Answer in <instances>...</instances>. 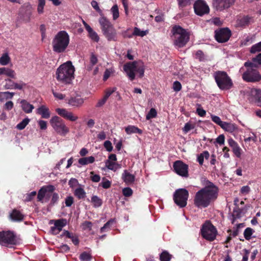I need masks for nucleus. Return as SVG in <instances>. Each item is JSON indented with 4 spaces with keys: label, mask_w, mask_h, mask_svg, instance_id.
Returning a JSON list of instances; mask_svg holds the SVG:
<instances>
[{
    "label": "nucleus",
    "mask_w": 261,
    "mask_h": 261,
    "mask_svg": "<svg viewBox=\"0 0 261 261\" xmlns=\"http://www.w3.org/2000/svg\"><path fill=\"white\" fill-rule=\"evenodd\" d=\"M219 192V188L216 185L208 180H205L204 187L195 193L194 205L199 208L207 207L217 199Z\"/></svg>",
    "instance_id": "nucleus-1"
},
{
    "label": "nucleus",
    "mask_w": 261,
    "mask_h": 261,
    "mask_svg": "<svg viewBox=\"0 0 261 261\" xmlns=\"http://www.w3.org/2000/svg\"><path fill=\"white\" fill-rule=\"evenodd\" d=\"M74 67L71 62L67 61L57 68L56 73V79L59 82L63 84H70L74 78Z\"/></svg>",
    "instance_id": "nucleus-2"
},
{
    "label": "nucleus",
    "mask_w": 261,
    "mask_h": 261,
    "mask_svg": "<svg viewBox=\"0 0 261 261\" xmlns=\"http://www.w3.org/2000/svg\"><path fill=\"white\" fill-rule=\"evenodd\" d=\"M69 36L66 31H59L52 41L53 51L57 53L65 52L69 44Z\"/></svg>",
    "instance_id": "nucleus-3"
},
{
    "label": "nucleus",
    "mask_w": 261,
    "mask_h": 261,
    "mask_svg": "<svg viewBox=\"0 0 261 261\" xmlns=\"http://www.w3.org/2000/svg\"><path fill=\"white\" fill-rule=\"evenodd\" d=\"M171 32L173 43L176 47H184L189 41L190 33L179 25L174 26Z\"/></svg>",
    "instance_id": "nucleus-4"
},
{
    "label": "nucleus",
    "mask_w": 261,
    "mask_h": 261,
    "mask_svg": "<svg viewBox=\"0 0 261 261\" xmlns=\"http://www.w3.org/2000/svg\"><path fill=\"white\" fill-rule=\"evenodd\" d=\"M98 21L101 31L108 41H116L117 38V32L110 20L104 16H102Z\"/></svg>",
    "instance_id": "nucleus-5"
},
{
    "label": "nucleus",
    "mask_w": 261,
    "mask_h": 261,
    "mask_svg": "<svg viewBox=\"0 0 261 261\" xmlns=\"http://www.w3.org/2000/svg\"><path fill=\"white\" fill-rule=\"evenodd\" d=\"M214 77L218 87L222 90H227L231 89L233 83L230 77L226 72L218 71L214 73Z\"/></svg>",
    "instance_id": "nucleus-6"
},
{
    "label": "nucleus",
    "mask_w": 261,
    "mask_h": 261,
    "mask_svg": "<svg viewBox=\"0 0 261 261\" xmlns=\"http://www.w3.org/2000/svg\"><path fill=\"white\" fill-rule=\"evenodd\" d=\"M200 233L203 238L207 241L212 242L216 238L217 230L210 221H207L202 224Z\"/></svg>",
    "instance_id": "nucleus-7"
},
{
    "label": "nucleus",
    "mask_w": 261,
    "mask_h": 261,
    "mask_svg": "<svg viewBox=\"0 0 261 261\" xmlns=\"http://www.w3.org/2000/svg\"><path fill=\"white\" fill-rule=\"evenodd\" d=\"M16 235L12 231L3 230L0 231V245L7 247L17 244Z\"/></svg>",
    "instance_id": "nucleus-8"
},
{
    "label": "nucleus",
    "mask_w": 261,
    "mask_h": 261,
    "mask_svg": "<svg viewBox=\"0 0 261 261\" xmlns=\"http://www.w3.org/2000/svg\"><path fill=\"white\" fill-rule=\"evenodd\" d=\"M189 192L185 189L176 190L173 194V200L175 203L180 208L185 207L187 204Z\"/></svg>",
    "instance_id": "nucleus-9"
},
{
    "label": "nucleus",
    "mask_w": 261,
    "mask_h": 261,
    "mask_svg": "<svg viewBox=\"0 0 261 261\" xmlns=\"http://www.w3.org/2000/svg\"><path fill=\"white\" fill-rule=\"evenodd\" d=\"M50 123L57 133L61 136H65L69 132V129L63 120L57 115H55L50 119Z\"/></svg>",
    "instance_id": "nucleus-10"
},
{
    "label": "nucleus",
    "mask_w": 261,
    "mask_h": 261,
    "mask_svg": "<svg viewBox=\"0 0 261 261\" xmlns=\"http://www.w3.org/2000/svg\"><path fill=\"white\" fill-rule=\"evenodd\" d=\"M242 79L247 82L256 83L261 80V74L256 69L247 68L242 74Z\"/></svg>",
    "instance_id": "nucleus-11"
},
{
    "label": "nucleus",
    "mask_w": 261,
    "mask_h": 261,
    "mask_svg": "<svg viewBox=\"0 0 261 261\" xmlns=\"http://www.w3.org/2000/svg\"><path fill=\"white\" fill-rule=\"evenodd\" d=\"M194 10L195 14L202 16L210 12V8L204 0H197L194 4Z\"/></svg>",
    "instance_id": "nucleus-12"
},
{
    "label": "nucleus",
    "mask_w": 261,
    "mask_h": 261,
    "mask_svg": "<svg viewBox=\"0 0 261 261\" xmlns=\"http://www.w3.org/2000/svg\"><path fill=\"white\" fill-rule=\"evenodd\" d=\"M236 0H213V7L217 11L226 10L232 6Z\"/></svg>",
    "instance_id": "nucleus-13"
},
{
    "label": "nucleus",
    "mask_w": 261,
    "mask_h": 261,
    "mask_svg": "<svg viewBox=\"0 0 261 261\" xmlns=\"http://www.w3.org/2000/svg\"><path fill=\"white\" fill-rule=\"evenodd\" d=\"M231 31L227 28H222L215 31L216 40L220 43L227 42L231 36Z\"/></svg>",
    "instance_id": "nucleus-14"
},
{
    "label": "nucleus",
    "mask_w": 261,
    "mask_h": 261,
    "mask_svg": "<svg viewBox=\"0 0 261 261\" xmlns=\"http://www.w3.org/2000/svg\"><path fill=\"white\" fill-rule=\"evenodd\" d=\"M174 171L178 175L182 177H188V165L184 163L182 161L178 160L176 161L173 165Z\"/></svg>",
    "instance_id": "nucleus-15"
},
{
    "label": "nucleus",
    "mask_w": 261,
    "mask_h": 261,
    "mask_svg": "<svg viewBox=\"0 0 261 261\" xmlns=\"http://www.w3.org/2000/svg\"><path fill=\"white\" fill-rule=\"evenodd\" d=\"M138 62L134 61L125 64L123 66V69L127 74L129 80L133 81L135 78V72L137 68Z\"/></svg>",
    "instance_id": "nucleus-16"
},
{
    "label": "nucleus",
    "mask_w": 261,
    "mask_h": 261,
    "mask_svg": "<svg viewBox=\"0 0 261 261\" xmlns=\"http://www.w3.org/2000/svg\"><path fill=\"white\" fill-rule=\"evenodd\" d=\"M67 223V221L65 219H61L55 220L54 226L51 227L50 232L53 234H58L62 230Z\"/></svg>",
    "instance_id": "nucleus-17"
},
{
    "label": "nucleus",
    "mask_w": 261,
    "mask_h": 261,
    "mask_svg": "<svg viewBox=\"0 0 261 261\" xmlns=\"http://www.w3.org/2000/svg\"><path fill=\"white\" fill-rule=\"evenodd\" d=\"M229 145L231 147L232 151L235 155L240 158L241 156L242 149L240 148L237 142L232 138L228 140Z\"/></svg>",
    "instance_id": "nucleus-18"
},
{
    "label": "nucleus",
    "mask_w": 261,
    "mask_h": 261,
    "mask_svg": "<svg viewBox=\"0 0 261 261\" xmlns=\"http://www.w3.org/2000/svg\"><path fill=\"white\" fill-rule=\"evenodd\" d=\"M122 178L126 185H130L134 182L135 176L125 170L122 174Z\"/></svg>",
    "instance_id": "nucleus-19"
},
{
    "label": "nucleus",
    "mask_w": 261,
    "mask_h": 261,
    "mask_svg": "<svg viewBox=\"0 0 261 261\" xmlns=\"http://www.w3.org/2000/svg\"><path fill=\"white\" fill-rule=\"evenodd\" d=\"M10 217L13 221L20 222L24 219V215L19 211L14 209L10 214Z\"/></svg>",
    "instance_id": "nucleus-20"
},
{
    "label": "nucleus",
    "mask_w": 261,
    "mask_h": 261,
    "mask_svg": "<svg viewBox=\"0 0 261 261\" xmlns=\"http://www.w3.org/2000/svg\"><path fill=\"white\" fill-rule=\"evenodd\" d=\"M61 236H65L66 238L70 239L75 246H77L79 244L80 241L78 237L68 230H64Z\"/></svg>",
    "instance_id": "nucleus-21"
},
{
    "label": "nucleus",
    "mask_w": 261,
    "mask_h": 261,
    "mask_svg": "<svg viewBox=\"0 0 261 261\" xmlns=\"http://www.w3.org/2000/svg\"><path fill=\"white\" fill-rule=\"evenodd\" d=\"M252 95L254 102L259 107H261V90L255 89L252 91Z\"/></svg>",
    "instance_id": "nucleus-22"
},
{
    "label": "nucleus",
    "mask_w": 261,
    "mask_h": 261,
    "mask_svg": "<svg viewBox=\"0 0 261 261\" xmlns=\"http://www.w3.org/2000/svg\"><path fill=\"white\" fill-rule=\"evenodd\" d=\"M221 128L229 133H233L238 129V126L236 124L226 122H224Z\"/></svg>",
    "instance_id": "nucleus-23"
},
{
    "label": "nucleus",
    "mask_w": 261,
    "mask_h": 261,
    "mask_svg": "<svg viewBox=\"0 0 261 261\" xmlns=\"http://www.w3.org/2000/svg\"><path fill=\"white\" fill-rule=\"evenodd\" d=\"M21 107L24 112L26 113H30L32 112L34 107L25 100H22L20 102Z\"/></svg>",
    "instance_id": "nucleus-24"
},
{
    "label": "nucleus",
    "mask_w": 261,
    "mask_h": 261,
    "mask_svg": "<svg viewBox=\"0 0 261 261\" xmlns=\"http://www.w3.org/2000/svg\"><path fill=\"white\" fill-rule=\"evenodd\" d=\"M125 130L127 134L133 133H137L139 134H142V130L141 129L134 125H128L125 127Z\"/></svg>",
    "instance_id": "nucleus-25"
},
{
    "label": "nucleus",
    "mask_w": 261,
    "mask_h": 261,
    "mask_svg": "<svg viewBox=\"0 0 261 261\" xmlns=\"http://www.w3.org/2000/svg\"><path fill=\"white\" fill-rule=\"evenodd\" d=\"M74 195L79 199H83L86 196L84 189L81 187L77 188L74 190Z\"/></svg>",
    "instance_id": "nucleus-26"
},
{
    "label": "nucleus",
    "mask_w": 261,
    "mask_h": 261,
    "mask_svg": "<svg viewBox=\"0 0 261 261\" xmlns=\"http://www.w3.org/2000/svg\"><path fill=\"white\" fill-rule=\"evenodd\" d=\"M259 64L258 60H256V57L252 58L251 61H248L244 63V66L247 68H252L256 69L258 67Z\"/></svg>",
    "instance_id": "nucleus-27"
},
{
    "label": "nucleus",
    "mask_w": 261,
    "mask_h": 261,
    "mask_svg": "<svg viewBox=\"0 0 261 261\" xmlns=\"http://www.w3.org/2000/svg\"><path fill=\"white\" fill-rule=\"evenodd\" d=\"M95 161L94 157L90 156L89 157H84L79 160V163L81 165H86L88 164L93 163Z\"/></svg>",
    "instance_id": "nucleus-28"
},
{
    "label": "nucleus",
    "mask_w": 261,
    "mask_h": 261,
    "mask_svg": "<svg viewBox=\"0 0 261 261\" xmlns=\"http://www.w3.org/2000/svg\"><path fill=\"white\" fill-rule=\"evenodd\" d=\"M14 93L10 92H0V101H4L7 99H11L13 97Z\"/></svg>",
    "instance_id": "nucleus-29"
},
{
    "label": "nucleus",
    "mask_w": 261,
    "mask_h": 261,
    "mask_svg": "<svg viewBox=\"0 0 261 261\" xmlns=\"http://www.w3.org/2000/svg\"><path fill=\"white\" fill-rule=\"evenodd\" d=\"M84 102L83 99L80 97H73L69 99V103L73 106H79Z\"/></svg>",
    "instance_id": "nucleus-30"
},
{
    "label": "nucleus",
    "mask_w": 261,
    "mask_h": 261,
    "mask_svg": "<svg viewBox=\"0 0 261 261\" xmlns=\"http://www.w3.org/2000/svg\"><path fill=\"white\" fill-rule=\"evenodd\" d=\"M91 202L94 207H98L102 205V200L97 196L94 195L91 197Z\"/></svg>",
    "instance_id": "nucleus-31"
},
{
    "label": "nucleus",
    "mask_w": 261,
    "mask_h": 261,
    "mask_svg": "<svg viewBox=\"0 0 261 261\" xmlns=\"http://www.w3.org/2000/svg\"><path fill=\"white\" fill-rule=\"evenodd\" d=\"M88 32V36L91 40L95 42H98L99 40L98 34L91 28L87 30Z\"/></svg>",
    "instance_id": "nucleus-32"
},
{
    "label": "nucleus",
    "mask_w": 261,
    "mask_h": 261,
    "mask_svg": "<svg viewBox=\"0 0 261 261\" xmlns=\"http://www.w3.org/2000/svg\"><path fill=\"white\" fill-rule=\"evenodd\" d=\"M210 153L207 151H204L200 153L197 157V161L200 165H203L204 158L207 160L209 158Z\"/></svg>",
    "instance_id": "nucleus-33"
},
{
    "label": "nucleus",
    "mask_w": 261,
    "mask_h": 261,
    "mask_svg": "<svg viewBox=\"0 0 261 261\" xmlns=\"http://www.w3.org/2000/svg\"><path fill=\"white\" fill-rule=\"evenodd\" d=\"M10 58L8 53H5L0 57V64L3 66L8 65L10 62Z\"/></svg>",
    "instance_id": "nucleus-34"
},
{
    "label": "nucleus",
    "mask_w": 261,
    "mask_h": 261,
    "mask_svg": "<svg viewBox=\"0 0 261 261\" xmlns=\"http://www.w3.org/2000/svg\"><path fill=\"white\" fill-rule=\"evenodd\" d=\"M171 257L172 255L167 251H164L160 255V259L161 261H170Z\"/></svg>",
    "instance_id": "nucleus-35"
},
{
    "label": "nucleus",
    "mask_w": 261,
    "mask_h": 261,
    "mask_svg": "<svg viewBox=\"0 0 261 261\" xmlns=\"http://www.w3.org/2000/svg\"><path fill=\"white\" fill-rule=\"evenodd\" d=\"M250 19L247 16H244L238 20V24L240 27H244L249 23Z\"/></svg>",
    "instance_id": "nucleus-36"
},
{
    "label": "nucleus",
    "mask_w": 261,
    "mask_h": 261,
    "mask_svg": "<svg viewBox=\"0 0 261 261\" xmlns=\"http://www.w3.org/2000/svg\"><path fill=\"white\" fill-rule=\"evenodd\" d=\"M106 165L109 169L113 171H116L118 167V164L109 160L106 161Z\"/></svg>",
    "instance_id": "nucleus-37"
},
{
    "label": "nucleus",
    "mask_w": 261,
    "mask_h": 261,
    "mask_svg": "<svg viewBox=\"0 0 261 261\" xmlns=\"http://www.w3.org/2000/svg\"><path fill=\"white\" fill-rule=\"evenodd\" d=\"M195 127V124L194 123H191V122H188L186 123L182 128V132L185 134L188 133L190 130L194 129Z\"/></svg>",
    "instance_id": "nucleus-38"
},
{
    "label": "nucleus",
    "mask_w": 261,
    "mask_h": 261,
    "mask_svg": "<svg viewBox=\"0 0 261 261\" xmlns=\"http://www.w3.org/2000/svg\"><path fill=\"white\" fill-rule=\"evenodd\" d=\"M30 121V119L25 118L22 121L17 124L16 127L19 130H22L28 124Z\"/></svg>",
    "instance_id": "nucleus-39"
},
{
    "label": "nucleus",
    "mask_w": 261,
    "mask_h": 261,
    "mask_svg": "<svg viewBox=\"0 0 261 261\" xmlns=\"http://www.w3.org/2000/svg\"><path fill=\"white\" fill-rule=\"evenodd\" d=\"M111 11L113 14V20H116L119 17V12L118 6L117 5H114L111 9Z\"/></svg>",
    "instance_id": "nucleus-40"
},
{
    "label": "nucleus",
    "mask_w": 261,
    "mask_h": 261,
    "mask_svg": "<svg viewBox=\"0 0 261 261\" xmlns=\"http://www.w3.org/2000/svg\"><path fill=\"white\" fill-rule=\"evenodd\" d=\"M145 68L143 63L141 62H138L137 68H136V72L139 73L140 77H142L144 75Z\"/></svg>",
    "instance_id": "nucleus-41"
},
{
    "label": "nucleus",
    "mask_w": 261,
    "mask_h": 261,
    "mask_svg": "<svg viewBox=\"0 0 261 261\" xmlns=\"http://www.w3.org/2000/svg\"><path fill=\"white\" fill-rule=\"evenodd\" d=\"M148 33L147 31H141L138 28L135 27L133 32V36H137L140 37H144Z\"/></svg>",
    "instance_id": "nucleus-42"
},
{
    "label": "nucleus",
    "mask_w": 261,
    "mask_h": 261,
    "mask_svg": "<svg viewBox=\"0 0 261 261\" xmlns=\"http://www.w3.org/2000/svg\"><path fill=\"white\" fill-rule=\"evenodd\" d=\"M81 261H90L92 258L91 255L87 252H83L80 255Z\"/></svg>",
    "instance_id": "nucleus-43"
},
{
    "label": "nucleus",
    "mask_w": 261,
    "mask_h": 261,
    "mask_svg": "<svg viewBox=\"0 0 261 261\" xmlns=\"http://www.w3.org/2000/svg\"><path fill=\"white\" fill-rule=\"evenodd\" d=\"M45 5V0H38V4L37 6V12L39 14H42L44 12V7Z\"/></svg>",
    "instance_id": "nucleus-44"
},
{
    "label": "nucleus",
    "mask_w": 261,
    "mask_h": 261,
    "mask_svg": "<svg viewBox=\"0 0 261 261\" xmlns=\"http://www.w3.org/2000/svg\"><path fill=\"white\" fill-rule=\"evenodd\" d=\"M250 51L252 54L261 51V41L252 45Z\"/></svg>",
    "instance_id": "nucleus-45"
},
{
    "label": "nucleus",
    "mask_w": 261,
    "mask_h": 261,
    "mask_svg": "<svg viewBox=\"0 0 261 261\" xmlns=\"http://www.w3.org/2000/svg\"><path fill=\"white\" fill-rule=\"evenodd\" d=\"M253 230L250 227H247L246 228L244 232V238L247 240H249L251 239V237L253 234Z\"/></svg>",
    "instance_id": "nucleus-46"
},
{
    "label": "nucleus",
    "mask_w": 261,
    "mask_h": 261,
    "mask_svg": "<svg viewBox=\"0 0 261 261\" xmlns=\"http://www.w3.org/2000/svg\"><path fill=\"white\" fill-rule=\"evenodd\" d=\"M38 114H49L48 109L45 106H41L37 109Z\"/></svg>",
    "instance_id": "nucleus-47"
},
{
    "label": "nucleus",
    "mask_w": 261,
    "mask_h": 261,
    "mask_svg": "<svg viewBox=\"0 0 261 261\" xmlns=\"http://www.w3.org/2000/svg\"><path fill=\"white\" fill-rule=\"evenodd\" d=\"M114 222L113 219L109 220L107 223H106L103 226L100 228V232H103L109 230L110 229V225H112Z\"/></svg>",
    "instance_id": "nucleus-48"
},
{
    "label": "nucleus",
    "mask_w": 261,
    "mask_h": 261,
    "mask_svg": "<svg viewBox=\"0 0 261 261\" xmlns=\"http://www.w3.org/2000/svg\"><path fill=\"white\" fill-rule=\"evenodd\" d=\"M4 74L12 79L16 78V73L14 70L9 68H5Z\"/></svg>",
    "instance_id": "nucleus-49"
},
{
    "label": "nucleus",
    "mask_w": 261,
    "mask_h": 261,
    "mask_svg": "<svg viewBox=\"0 0 261 261\" xmlns=\"http://www.w3.org/2000/svg\"><path fill=\"white\" fill-rule=\"evenodd\" d=\"M5 82L4 87L6 89H14V82L8 79L5 80Z\"/></svg>",
    "instance_id": "nucleus-50"
},
{
    "label": "nucleus",
    "mask_w": 261,
    "mask_h": 261,
    "mask_svg": "<svg viewBox=\"0 0 261 261\" xmlns=\"http://www.w3.org/2000/svg\"><path fill=\"white\" fill-rule=\"evenodd\" d=\"M45 191L42 187L38 191L37 195V199L38 201H42L46 194Z\"/></svg>",
    "instance_id": "nucleus-51"
},
{
    "label": "nucleus",
    "mask_w": 261,
    "mask_h": 261,
    "mask_svg": "<svg viewBox=\"0 0 261 261\" xmlns=\"http://www.w3.org/2000/svg\"><path fill=\"white\" fill-rule=\"evenodd\" d=\"M102 181L100 184L99 186H101L104 189H108L110 188L111 186V182L106 179V178H102Z\"/></svg>",
    "instance_id": "nucleus-52"
},
{
    "label": "nucleus",
    "mask_w": 261,
    "mask_h": 261,
    "mask_svg": "<svg viewBox=\"0 0 261 261\" xmlns=\"http://www.w3.org/2000/svg\"><path fill=\"white\" fill-rule=\"evenodd\" d=\"M91 4L92 7L100 14L101 17H102V16H103L102 12L99 8L98 4L96 1H92Z\"/></svg>",
    "instance_id": "nucleus-53"
},
{
    "label": "nucleus",
    "mask_w": 261,
    "mask_h": 261,
    "mask_svg": "<svg viewBox=\"0 0 261 261\" xmlns=\"http://www.w3.org/2000/svg\"><path fill=\"white\" fill-rule=\"evenodd\" d=\"M211 116L212 120L221 127L224 122L221 121L220 118L216 115H211Z\"/></svg>",
    "instance_id": "nucleus-54"
},
{
    "label": "nucleus",
    "mask_w": 261,
    "mask_h": 261,
    "mask_svg": "<svg viewBox=\"0 0 261 261\" xmlns=\"http://www.w3.org/2000/svg\"><path fill=\"white\" fill-rule=\"evenodd\" d=\"M59 199V194L57 193H53L52 195V197L51 199L50 204L51 205H54L55 204L57 203Z\"/></svg>",
    "instance_id": "nucleus-55"
},
{
    "label": "nucleus",
    "mask_w": 261,
    "mask_h": 261,
    "mask_svg": "<svg viewBox=\"0 0 261 261\" xmlns=\"http://www.w3.org/2000/svg\"><path fill=\"white\" fill-rule=\"evenodd\" d=\"M116 90V87L110 88L106 90L105 94L103 96L106 98L108 99V98L110 96V95L115 92Z\"/></svg>",
    "instance_id": "nucleus-56"
},
{
    "label": "nucleus",
    "mask_w": 261,
    "mask_h": 261,
    "mask_svg": "<svg viewBox=\"0 0 261 261\" xmlns=\"http://www.w3.org/2000/svg\"><path fill=\"white\" fill-rule=\"evenodd\" d=\"M241 210L239 208H237V209L233 210V221L232 223H233L234 220L236 218H239L241 217Z\"/></svg>",
    "instance_id": "nucleus-57"
},
{
    "label": "nucleus",
    "mask_w": 261,
    "mask_h": 261,
    "mask_svg": "<svg viewBox=\"0 0 261 261\" xmlns=\"http://www.w3.org/2000/svg\"><path fill=\"white\" fill-rule=\"evenodd\" d=\"M83 229L84 230L88 229L89 230H91L92 229V227L93 226V224L90 221H86L82 224Z\"/></svg>",
    "instance_id": "nucleus-58"
},
{
    "label": "nucleus",
    "mask_w": 261,
    "mask_h": 261,
    "mask_svg": "<svg viewBox=\"0 0 261 261\" xmlns=\"http://www.w3.org/2000/svg\"><path fill=\"white\" fill-rule=\"evenodd\" d=\"M122 193L125 197H129L133 194V190L129 187L124 188L122 190Z\"/></svg>",
    "instance_id": "nucleus-59"
},
{
    "label": "nucleus",
    "mask_w": 261,
    "mask_h": 261,
    "mask_svg": "<svg viewBox=\"0 0 261 261\" xmlns=\"http://www.w3.org/2000/svg\"><path fill=\"white\" fill-rule=\"evenodd\" d=\"M74 202L73 197L71 196H67L65 199V205L67 207H70Z\"/></svg>",
    "instance_id": "nucleus-60"
},
{
    "label": "nucleus",
    "mask_w": 261,
    "mask_h": 261,
    "mask_svg": "<svg viewBox=\"0 0 261 261\" xmlns=\"http://www.w3.org/2000/svg\"><path fill=\"white\" fill-rule=\"evenodd\" d=\"M90 178L93 182H97L100 180V176L98 174H94L93 171L90 172Z\"/></svg>",
    "instance_id": "nucleus-61"
},
{
    "label": "nucleus",
    "mask_w": 261,
    "mask_h": 261,
    "mask_svg": "<svg viewBox=\"0 0 261 261\" xmlns=\"http://www.w3.org/2000/svg\"><path fill=\"white\" fill-rule=\"evenodd\" d=\"M196 58L198 59L200 61L204 60V55L201 50H198L195 54Z\"/></svg>",
    "instance_id": "nucleus-62"
},
{
    "label": "nucleus",
    "mask_w": 261,
    "mask_h": 261,
    "mask_svg": "<svg viewBox=\"0 0 261 261\" xmlns=\"http://www.w3.org/2000/svg\"><path fill=\"white\" fill-rule=\"evenodd\" d=\"M36 192L33 191L27 195L25 198V201H30L33 199L34 197L36 195Z\"/></svg>",
    "instance_id": "nucleus-63"
},
{
    "label": "nucleus",
    "mask_w": 261,
    "mask_h": 261,
    "mask_svg": "<svg viewBox=\"0 0 261 261\" xmlns=\"http://www.w3.org/2000/svg\"><path fill=\"white\" fill-rule=\"evenodd\" d=\"M103 145L105 148L108 151L111 152L113 150V146L111 142L110 141H106L104 143Z\"/></svg>",
    "instance_id": "nucleus-64"
}]
</instances>
